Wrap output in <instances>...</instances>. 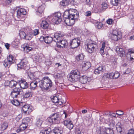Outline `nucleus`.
I'll use <instances>...</instances> for the list:
<instances>
[{
  "instance_id": "1",
  "label": "nucleus",
  "mask_w": 134,
  "mask_h": 134,
  "mask_svg": "<svg viewBox=\"0 0 134 134\" xmlns=\"http://www.w3.org/2000/svg\"><path fill=\"white\" fill-rule=\"evenodd\" d=\"M75 10L74 9H70L66 10L64 13V21L66 24L69 26L73 25L75 23V19L76 18L75 16H77L78 14H76L75 11Z\"/></svg>"
},
{
  "instance_id": "2",
  "label": "nucleus",
  "mask_w": 134,
  "mask_h": 134,
  "mask_svg": "<svg viewBox=\"0 0 134 134\" xmlns=\"http://www.w3.org/2000/svg\"><path fill=\"white\" fill-rule=\"evenodd\" d=\"M52 85L51 81L48 77H44L41 80L40 79L39 86L42 88L48 90Z\"/></svg>"
},
{
  "instance_id": "3",
  "label": "nucleus",
  "mask_w": 134,
  "mask_h": 134,
  "mask_svg": "<svg viewBox=\"0 0 134 134\" xmlns=\"http://www.w3.org/2000/svg\"><path fill=\"white\" fill-rule=\"evenodd\" d=\"M86 42L87 50L89 53H91L97 50L98 48L97 46L94 42L90 39L87 40Z\"/></svg>"
},
{
  "instance_id": "4",
  "label": "nucleus",
  "mask_w": 134,
  "mask_h": 134,
  "mask_svg": "<svg viewBox=\"0 0 134 134\" xmlns=\"http://www.w3.org/2000/svg\"><path fill=\"white\" fill-rule=\"evenodd\" d=\"M80 73L77 70L71 71L70 75L69 80L71 81H77L79 78Z\"/></svg>"
},
{
  "instance_id": "5",
  "label": "nucleus",
  "mask_w": 134,
  "mask_h": 134,
  "mask_svg": "<svg viewBox=\"0 0 134 134\" xmlns=\"http://www.w3.org/2000/svg\"><path fill=\"white\" fill-rule=\"evenodd\" d=\"M61 118L59 115L57 113H54L52 115L48 118V121L54 124H58L60 123Z\"/></svg>"
},
{
  "instance_id": "6",
  "label": "nucleus",
  "mask_w": 134,
  "mask_h": 134,
  "mask_svg": "<svg viewBox=\"0 0 134 134\" xmlns=\"http://www.w3.org/2000/svg\"><path fill=\"white\" fill-rule=\"evenodd\" d=\"M52 19L51 21L53 24H58L60 23L62 21V18L61 13L58 12L55 13L53 17H51Z\"/></svg>"
},
{
  "instance_id": "7",
  "label": "nucleus",
  "mask_w": 134,
  "mask_h": 134,
  "mask_svg": "<svg viewBox=\"0 0 134 134\" xmlns=\"http://www.w3.org/2000/svg\"><path fill=\"white\" fill-rule=\"evenodd\" d=\"M50 129H46L40 132V134H63V131L62 130L58 129L55 130L54 131L50 132Z\"/></svg>"
},
{
  "instance_id": "8",
  "label": "nucleus",
  "mask_w": 134,
  "mask_h": 134,
  "mask_svg": "<svg viewBox=\"0 0 134 134\" xmlns=\"http://www.w3.org/2000/svg\"><path fill=\"white\" fill-rule=\"evenodd\" d=\"M22 90L20 88H14L11 93V96L13 98H16L18 95L22 94Z\"/></svg>"
},
{
  "instance_id": "9",
  "label": "nucleus",
  "mask_w": 134,
  "mask_h": 134,
  "mask_svg": "<svg viewBox=\"0 0 134 134\" xmlns=\"http://www.w3.org/2000/svg\"><path fill=\"white\" fill-rule=\"evenodd\" d=\"M27 61L26 59H24L18 64V69H26Z\"/></svg>"
},
{
  "instance_id": "10",
  "label": "nucleus",
  "mask_w": 134,
  "mask_h": 134,
  "mask_svg": "<svg viewBox=\"0 0 134 134\" xmlns=\"http://www.w3.org/2000/svg\"><path fill=\"white\" fill-rule=\"evenodd\" d=\"M80 41L78 38L73 39L70 44V46L73 49L78 47L80 44Z\"/></svg>"
},
{
  "instance_id": "11",
  "label": "nucleus",
  "mask_w": 134,
  "mask_h": 134,
  "mask_svg": "<svg viewBox=\"0 0 134 134\" xmlns=\"http://www.w3.org/2000/svg\"><path fill=\"white\" fill-rule=\"evenodd\" d=\"M63 35L61 33H56L54 34L53 38L54 41L58 43L59 41H61L63 37Z\"/></svg>"
},
{
  "instance_id": "12",
  "label": "nucleus",
  "mask_w": 134,
  "mask_h": 134,
  "mask_svg": "<svg viewBox=\"0 0 134 134\" xmlns=\"http://www.w3.org/2000/svg\"><path fill=\"white\" fill-rule=\"evenodd\" d=\"M24 31L26 32V35L25 38L28 40L31 39L32 38V32L31 29L29 27H26L24 29Z\"/></svg>"
},
{
  "instance_id": "13",
  "label": "nucleus",
  "mask_w": 134,
  "mask_h": 134,
  "mask_svg": "<svg viewBox=\"0 0 134 134\" xmlns=\"http://www.w3.org/2000/svg\"><path fill=\"white\" fill-rule=\"evenodd\" d=\"M26 13V10L24 9L20 8L18 9L17 12V16L19 19L23 18L24 15Z\"/></svg>"
},
{
  "instance_id": "14",
  "label": "nucleus",
  "mask_w": 134,
  "mask_h": 134,
  "mask_svg": "<svg viewBox=\"0 0 134 134\" xmlns=\"http://www.w3.org/2000/svg\"><path fill=\"white\" fill-rule=\"evenodd\" d=\"M115 50L118 55L121 57H124L125 55V52L122 48H120L118 46L115 47Z\"/></svg>"
},
{
  "instance_id": "15",
  "label": "nucleus",
  "mask_w": 134,
  "mask_h": 134,
  "mask_svg": "<svg viewBox=\"0 0 134 134\" xmlns=\"http://www.w3.org/2000/svg\"><path fill=\"white\" fill-rule=\"evenodd\" d=\"M109 117L105 118L106 123L109 124L111 127H113L115 125V122L113 120V118L111 115H109Z\"/></svg>"
},
{
  "instance_id": "16",
  "label": "nucleus",
  "mask_w": 134,
  "mask_h": 134,
  "mask_svg": "<svg viewBox=\"0 0 134 134\" xmlns=\"http://www.w3.org/2000/svg\"><path fill=\"white\" fill-rule=\"evenodd\" d=\"M40 81V79L37 78L32 82L30 84L31 89L32 90H35L37 87V84L39 83V84Z\"/></svg>"
},
{
  "instance_id": "17",
  "label": "nucleus",
  "mask_w": 134,
  "mask_h": 134,
  "mask_svg": "<svg viewBox=\"0 0 134 134\" xmlns=\"http://www.w3.org/2000/svg\"><path fill=\"white\" fill-rule=\"evenodd\" d=\"M32 108L31 106L28 105H25L22 107V111L24 113H29L32 111Z\"/></svg>"
},
{
  "instance_id": "18",
  "label": "nucleus",
  "mask_w": 134,
  "mask_h": 134,
  "mask_svg": "<svg viewBox=\"0 0 134 134\" xmlns=\"http://www.w3.org/2000/svg\"><path fill=\"white\" fill-rule=\"evenodd\" d=\"M68 42L65 40H61V41L57 43V47H65L68 45Z\"/></svg>"
},
{
  "instance_id": "19",
  "label": "nucleus",
  "mask_w": 134,
  "mask_h": 134,
  "mask_svg": "<svg viewBox=\"0 0 134 134\" xmlns=\"http://www.w3.org/2000/svg\"><path fill=\"white\" fill-rule=\"evenodd\" d=\"M22 48L25 52L27 53L31 51L33 48L31 46H29L28 44L25 43L22 46Z\"/></svg>"
},
{
  "instance_id": "20",
  "label": "nucleus",
  "mask_w": 134,
  "mask_h": 134,
  "mask_svg": "<svg viewBox=\"0 0 134 134\" xmlns=\"http://www.w3.org/2000/svg\"><path fill=\"white\" fill-rule=\"evenodd\" d=\"M19 85L22 88L24 89L27 88L28 85L27 82L24 80H21L19 82Z\"/></svg>"
},
{
  "instance_id": "21",
  "label": "nucleus",
  "mask_w": 134,
  "mask_h": 134,
  "mask_svg": "<svg viewBox=\"0 0 134 134\" xmlns=\"http://www.w3.org/2000/svg\"><path fill=\"white\" fill-rule=\"evenodd\" d=\"M82 63V67L84 71L87 70L91 67V65L90 62H87L85 63L83 61Z\"/></svg>"
},
{
  "instance_id": "22",
  "label": "nucleus",
  "mask_w": 134,
  "mask_h": 134,
  "mask_svg": "<svg viewBox=\"0 0 134 134\" xmlns=\"http://www.w3.org/2000/svg\"><path fill=\"white\" fill-rule=\"evenodd\" d=\"M44 9V5H42L39 7L37 9V13L38 15L41 16L43 14V12Z\"/></svg>"
},
{
  "instance_id": "23",
  "label": "nucleus",
  "mask_w": 134,
  "mask_h": 134,
  "mask_svg": "<svg viewBox=\"0 0 134 134\" xmlns=\"http://www.w3.org/2000/svg\"><path fill=\"white\" fill-rule=\"evenodd\" d=\"M7 60L9 63V65H11L12 63H14L15 62V58L11 55H9L7 57Z\"/></svg>"
},
{
  "instance_id": "24",
  "label": "nucleus",
  "mask_w": 134,
  "mask_h": 134,
  "mask_svg": "<svg viewBox=\"0 0 134 134\" xmlns=\"http://www.w3.org/2000/svg\"><path fill=\"white\" fill-rule=\"evenodd\" d=\"M89 79V78H87L86 76H83L80 77V81L81 83L85 84L87 83V81H88Z\"/></svg>"
},
{
  "instance_id": "25",
  "label": "nucleus",
  "mask_w": 134,
  "mask_h": 134,
  "mask_svg": "<svg viewBox=\"0 0 134 134\" xmlns=\"http://www.w3.org/2000/svg\"><path fill=\"white\" fill-rule=\"evenodd\" d=\"M51 100L52 102L54 103L55 104L57 105L58 104H61L62 103L59 101L58 98L56 96H54L51 98Z\"/></svg>"
},
{
  "instance_id": "26",
  "label": "nucleus",
  "mask_w": 134,
  "mask_h": 134,
  "mask_svg": "<svg viewBox=\"0 0 134 134\" xmlns=\"http://www.w3.org/2000/svg\"><path fill=\"white\" fill-rule=\"evenodd\" d=\"M128 53L130 55V59L131 61H132L134 59V48L129 49Z\"/></svg>"
},
{
  "instance_id": "27",
  "label": "nucleus",
  "mask_w": 134,
  "mask_h": 134,
  "mask_svg": "<svg viewBox=\"0 0 134 134\" xmlns=\"http://www.w3.org/2000/svg\"><path fill=\"white\" fill-rule=\"evenodd\" d=\"M41 26L43 29H46L49 27L48 23L46 21H43L41 24Z\"/></svg>"
},
{
  "instance_id": "28",
  "label": "nucleus",
  "mask_w": 134,
  "mask_h": 134,
  "mask_svg": "<svg viewBox=\"0 0 134 134\" xmlns=\"http://www.w3.org/2000/svg\"><path fill=\"white\" fill-rule=\"evenodd\" d=\"M53 40V38L51 37L46 36L44 38V42L47 43H51Z\"/></svg>"
},
{
  "instance_id": "29",
  "label": "nucleus",
  "mask_w": 134,
  "mask_h": 134,
  "mask_svg": "<svg viewBox=\"0 0 134 134\" xmlns=\"http://www.w3.org/2000/svg\"><path fill=\"white\" fill-rule=\"evenodd\" d=\"M104 134H114L113 130L109 128H105L104 130Z\"/></svg>"
},
{
  "instance_id": "30",
  "label": "nucleus",
  "mask_w": 134,
  "mask_h": 134,
  "mask_svg": "<svg viewBox=\"0 0 134 134\" xmlns=\"http://www.w3.org/2000/svg\"><path fill=\"white\" fill-rule=\"evenodd\" d=\"M111 39L113 40L117 41L119 39H120L121 38V35H118V36H110Z\"/></svg>"
},
{
  "instance_id": "31",
  "label": "nucleus",
  "mask_w": 134,
  "mask_h": 134,
  "mask_svg": "<svg viewBox=\"0 0 134 134\" xmlns=\"http://www.w3.org/2000/svg\"><path fill=\"white\" fill-rule=\"evenodd\" d=\"M33 94V93L31 91H27L25 94L24 96L25 98H27L29 97H32Z\"/></svg>"
},
{
  "instance_id": "32",
  "label": "nucleus",
  "mask_w": 134,
  "mask_h": 134,
  "mask_svg": "<svg viewBox=\"0 0 134 134\" xmlns=\"http://www.w3.org/2000/svg\"><path fill=\"white\" fill-rule=\"evenodd\" d=\"M8 126V124L6 122H4L1 125V128L2 130H5Z\"/></svg>"
},
{
  "instance_id": "33",
  "label": "nucleus",
  "mask_w": 134,
  "mask_h": 134,
  "mask_svg": "<svg viewBox=\"0 0 134 134\" xmlns=\"http://www.w3.org/2000/svg\"><path fill=\"white\" fill-rule=\"evenodd\" d=\"M69 3V0H63L60 2V4L62 6H66L68 5Z\"/></svg>"
},
{
  "instance_id": "34",
  "label": "nucleus",
  "mask_w": 134,
  "mask_h": 134,
  "mask_svg": "<svg viewBox=\"0 0 134 134\" xmlns=\"http://www.w3.org/2000/svg\"><path fill=\"white\" fill-rule=\"evenodd\" d=\"M84 56L82 54H80L76 57V60L77 61H81L83 59Z\"/></svg>"
},
{
  "instance_id": "35",
  "label": "nucleus",
  "mask_w": 134,
  "mask_h": 134,
  "mask_svg": "<svg viewBox=\"0 0 134 134\" xmlns=\"http://www.w3.org/2000/svg\"><path fill=\"white\" fill-rule=\"evenodd\" d=\"M118 35H121L120 33L117 30H114L112 32L110 33V36H118Z\"/></svg>"
},
{
  "instance_id": "36",
  "label": "nucleus",
  "mask_w": 134,
  "mask_h": 134,
  "mask_svg": "<svg viewBox=\"0 0 134 134\" xmlns=\"http://www.w3.org/2000/svg\"><path fill=\"white\" fill-rule=\"evenodd\" d=\"M17 84L16 82L14 81L13 80H12L10 81L9 87L11 88H13L15 87Z\"/></svg>"
},
{
  "instance_id": "37",
  "label": "nucleus",
  "mask_w": 134,
  "mask_h": 134,
  "mask_svg": "<svg viewBox=\"0 0 134 134\" xmlns=\"http://www.w3.org/2000/svg\"><path fill=\"white\" fill-rule=\"evenodd\" d=\"M19 35L21 38H25L26 37V33L25 31H21L20 32Z\"/></svg>"
},
{
  "instance_id": "38",
  "label": "nucleus",
  "mask_w": 134,
  "mask_h": 134,
  "mask_svg": "<svg viewBox=\"0 0 134 134\" xmlns=\"http://www.w3.org/2000/svg\"><path fill=\"white\" fill-rule=\"evenodd\" d=\"M116 128L118 132H119L120 133H121L122 132V127L120 123H118L116 125Z\"/></svg>"
},
{
  "instance_id": "39",
  "label": "nucleus",
  "mask_w": 134,
  "mask_h": 134,
  "mask_svg": "<svg viewBox=\"0 0 134 134\" xmlns=\"http://www.w3.org/2000/svg\"><path fill=\"white\" fill-rule=\"evenodd\" d=\"M27 124L26 123H23L20 126V129H21L22 130H25L27 127Z\"/></svg>"
},
{
  "instance_id": "40",
  "label": "nucleus",
  "mask_w": 134,
  "mask_h": 134,
  "mask_svg": "<svg viewBox=\"0 0 134 134\" xmlns=\"http://www.w3.org/2000/svg\"><path fill=\"white\" fill-rule=\"evenodd\" d=\"M63 74L62 73H58L54 76L55 78L56 79H62Z\"/></svg>"
},
{
  "instance_id": "41",
  "label": "nucleus",
  "mask_w": 134,
  "mask_h": 134,
  "mask_svg": "<svg viewBox=\"0 0 134 134\" xmlns=\"http://www.w3.org/2000/svg\"><path fill=\"white\" fill-rule=\"evenodd\" d=\"M11 102L15 106L18 105L21 103H20L17 100L14 99L13 100H12Z\"/></svg>"
},
{
  "instance_id": "42",
  "label": "nucleus",
  "mask_w": 134,
  "mask_h": 134,
  "mask_svg": "<svg viewBox=\"0 0 134 134\" xmlns=\"http://www.w3.org/2000/svg\"><path fill=\"white\" fill-rule=\"evenodd\" d=\"M67 128L69 129V130L73 128L74 126L73 125V124L71 121L70 122L69 124H68L66 126Z\"/></svg>"
},
{
  "instance_id": "43",
  "label": "nucleus",
  "mask_w": 134,
  "mask_h": 134,
  "mask_svg": "<svg viewBox=\"0 0 134 134\" xmlns=\"http://www.w3.org/2000/svg\"><path fill=\"white\" fill-rule=\"evenodd\" d=\"M120 76V74L119 72H115L114 73H113V79H116L118 78Z\"/></svg>"
},
{
  "instance_id": "44",
  "label": "nucleus",
  "mask_w": 134,
  "mask_h": 134,
  "mask_svg": "<svg viewBox=\"0 0 134 134\" xmlns=\"http://www.w3.org/2000/svg\"><path fill=\"white\" fill-rule=\"evenodd\" d=\"M119 0H111V4L114 6H117L118 4Z\"/></svg>"
},
{
  "instance_id": "45",
  "label": "nucleus",
  "mask_w": 134,
  "mask_h": 134,
  "mask_svg": "<svg viewBox=\"0 0 134 134\" xmlns=\"http://www.w3.org/2000/svg\"><path fill=\"white\" fill-rule=\"evenodd\" d=\"M100 123L102 124L103 122H105L106 123L105 121V118H104L103 117H102V115L100 116Z\"/></svg>"
},
{
  "instance_id": "46",
  "label": "nucleus",
  "mask_w": 134,
  "mask_h": 134,
  "mask_svg": "<svg viewBox=\"0 0 134 134\" xmlns=\"http://www.w3.org/2000/svg\"><path fill=\"white\" fill-rule=\"evenodd\" d=\"M102 9L103 10H105L108 7L107 4L105 3H103L102 4Z\"/></svg>"
},
{
  "instance_id": "47",
  "label": "nucleus",
  "mask_w": 134,
  "mask_h": 134,
  "mask_svg": "<svg viewBox=\"0 0 134 134\" xmlns=\"http://www.w3.org/2000/svg\"><path fill=\"white\" fill-rule=\"evenodd\" d=\"M3 64L4 66L6 67L8 66H10L11 65H9V63L7 62V61L6 60H4L3 62Z\"/></svg>"
},
{
  "instance_id": "48",
  "label": "nucleus",
  "mask_w": 134,
  "mask_h": 134,
  "mask_svg": "<svg viewBox=\"0 0 134 134\" xmlns=\"http://www.w3.org/2000/svg\"><path fill=\"white\" fill-rule=\"evenodd\" d=\"M97 24L96 25L97 27L99 29L101 28L103 26L102 23L100 22H98Z\"/></svg>"
},
{
  "instance_id": "49",
  "label": "nucleus",
  "mask_w": 134,
  "mask_h": 134,
  "mask_svg": "<svg viewBox=\"0 0 134 134\" xmlns=\"http://www.w3.org/2000/svg\"><path fill=\"white\" fill-rule=\"evenodd\" d=\"M32 32V34H33L34 35L36 36L38 35L39 34V32L38 29H35Z\"/></svg>"
},
{
  "instance_id": "50",
  "label": "nucleus",
  "mask_w": 134,
  "mask_h": 134,
  "mask_svg": "<svg viewBox=\"0 0 134 134\" xmlns=\"http://www.w3.org/2000/svg\"><path fill=\"white\" fill-rule=\"evenodd\" d=\"M28 76L31 80H33L35 79V76L32 73H30L28 75Z\"/></svg>"
},
{
  "instance_id": "51",
  "label": "nucleus",
  "mask_w": 134,
  "mask_h": 134,
  "mask_svg": "<svg viewBox=\"0 0 134 134\" xmlns=\"http://www.w3.org/2000/svg\"><path fill=\"white\" fill-rule=\"evenodd\" d=\"M42 124V121L40 120H38L36 122V125L38 127L40 126Z\"/></svg>"
},
{
  "instance_id": "52",
  "label": "nucleus",
  "mask_w": 134,
  "mask_h": 134,
  "mask_svg": "<svg viewBox=\"0 0 134 134\" xmlns=\"http://www.w3.org/2000/svg\"><path fill=\"white\" fill-rule=\"evenodd\" d=\"M71 121L70 120H65L64 121L63 123L65 126H66L68 124H69L70 123V122Z\"/></svg>"
},
{
  "instance_id": "53",
  "label": "nucleus",
  "mask_w": 134,
  "mask_h": 134,
  "mask_svg": "<svg viewBox=\"0 0 134 134\" xmlns=\"http://www.w3.org/2000/svg\"><path fill=\"white\" fill-rule=\"evenodd\" d=\"M116 114L119 115H124V112L121 110H119L116 111Z\"/></svg>"
},
{
  "instance_id": "54",
  "label": "nucleus",
  "mask_w": 134,
  "mask_h": 134,
  "mask_svg": "<svg viewBox=\"0 0 134 134\" xmlns=\"http://www.w3.org/2000/svg\"><path fill=\"white\" fill-rule=\"evenodd\" d=\"M107 23L109 24L110 25L112 24L113 21L111 19H108L107 21Z\"/></svg>"
},
{
  "instance_id": "55",
  "label": "nucleus",
  "mask_w": 134,
  "mask_h": 134,
  "mask_svg": "<svg viewBox=\"0 0 134 134\" xmlns=\"http://www.w3.org/2000/svg\"><path fill=\"white\" fill-rule=\"evenodd\" d=\"M91 12L90 11H88L86 12L85 14V15L86 16H89L91 15Z\"/></svg>"
},
{
  "instance_id": "56",
  "label": "nucleus",
  "mask_w": 134,
  "mask_h": 134,
  "mask_svg": "<svg viewBox=\"0 0 134 134\" xmlns=\"http://www.w3.org/2000/svg\"><path fill=\"white\" fill-rule=\"evenodd\" d=\"M75 87H77L79 88H81V87L80 84L79 82H76V85L75 86Z\"/></svg>"
},
{
  "instance_id": "57",
  "label": "nucleus",
  "mask_w": 134,
  "mask_h": 134,
  "mask_svg": "<svg viewBox=\"0 0 134 134\" xmlns=\"http://www.w3.org/2000/svg\"><path fill=\"white\" fill-rule=\"evenodd\" d=\"M46 64V65L49 66L52 64V62L50 60L47 61L45 62Z\"/></svg>"
},
{
  "instance_id": "58",
  "label": "nucleus",
  "mask_w": 134,
  "mask_h": 134,
  "mask_svg": "<svg viewBox=\"0 0 134 134\" xmlns=\"http://www.w3.org/2000/svg\"><path fill=\"white\" fill-rule=\"evenodd\" d=\"M131 71L130 69L129 68H128L126 70L125 72H124V74H128Z\"/></svg>"
},
{
  "instance_id": "59",
  "label": "nucleus",
  "mask_w": 134,
  "mask_h": 134,
  "mask_svg": "<svg viewBox=\"0 0 134 134\" xmlns=\"http://www.w3.org/2000/svg\"><path fill=\"white\" fill-rule=\"evenodd\" d=\"M127 134H134V130L131 129L129 130Z\"/></svg>"
},
{
  "instance_id": "60",
  "label": "nucleus",
  "mask_w": 134,
  "mask_h": 134,
  "mask_svg": "<svg viewBox=\"0 0 134 134\" xmlns=\"http://www.w3.org/2000/svg\"><path fill=\"white\" fill-rule=\"evenodd\" d=\"M99 70L98 69H95L94 71V73L96 74H99L100 72L99 71Z\"/></svg>"
},
{
  "instance_id": "61",
  "label": "nucleus",
  "mask_w": 134,
  "mask_h": 134,
  "mask_svg": "<svg viewBox=\"0 0 134 134\" xmlns=\"http://www.w3.org/2000/svg\"><path fill=\"white\" fill-rule=\"evenodd\" d=\"M5 46L7 49H9V47L10 46V44L8 43H6L5 44Z\"/></svg>"
},
{
  "instance_id": "62",
  "label": "nucleus",
  "mask_w": 134,
  "mask_h": 134,
  "mask_svg": "<svg viewBox=\"0 0 134 134\" xmlns=\"http://www.w3.org/2000/svg\"><path fill=\"white\" fill-rule=\"evenodd\" d=\"M103 67L102 66L99 67L98 68V69L100 72H102V70L103 69Z\"/></svg>"
},
{
  "instance_id": "63",
  "label": "nucleus",
  "mask_w": 134,
  "mask_h": 134,
  "mask_svg": "<svg viewBox=\"0 0 134 134\" xmlns=\"http://www.w3.org/2000/svg\"><path fill=\"white\" fill-rule=\"evenodd\" d=\"M5 86H9V87L10 81H6L5 82Z\"/></svg>"
},
{
  "instance_id": "64",
  "label": "nucleus",
  "mask_w": 134,
  "mask_h": 134,
  "mask_svg": "<svg viewBox=\"0 0 134 134\" xmlns=\"http://www.w3.org/2000/svg\"><path fill=\"white\" fill-rule=\"evenodd\" d=\"M104 76L107 78L110 79V75L108 73H105L104 74Z\"/></svg>"
}]
</instances>
